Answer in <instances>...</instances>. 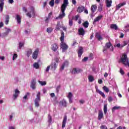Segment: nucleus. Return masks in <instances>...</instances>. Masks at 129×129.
<instances>
[{"instance_id": "obj_1", "label": "nucleus", "mask_w": 129, "mask_h": 129, "mask_svg": "<svg viewBox=\"0 0 129 129\" xmlns=\"http://www.w3.org/2000/svg\"><path fill=\"white\" fill-rule=\"evenodd\" d=\"M65 37V34L64 32L62 31L60 36V48L62 49V52H66L67 49H68V45L64 42V38Z\"/></svg>"}, {"instance_id": "obj_2", "label": "nucleus", "mask_w": 129, "mask_h": 129, "mask_svg": "<svg viewBox=\"0 0 129 129\" xmlns=\"http://www.w3.org/2000/svg\"><path fill=\"white\" fill-rule=\"evenodd\" d=\"M67 6L65 4H62L61 7V13L59 14V16L55 18V20H58V19H62L63 18H64L66 16V14H65V10H66V8H67Z\"/></svg>"}, {"instance_id": "obj_3", "label": "nucleus", "mask_w": 129, "mask_h": 129, "mask_svg": "<svg viewBox=\"0 0 129 129\" xmlns=\"http://www.w3.org/2000/svg\"><path fill=\"white\" fill-rule=\"evenodd\" d=\"M120 61L124 65H125V66L129 67L128 58H127V55H126V54L122 55V57L120 59Z\"/></svg>"}, {"instance_id": "obj_4", "label": "nucleus", "mask_w": 129, "mask_h": 129, "mask_svg": "<svg viewBox=\"0 0 129 129\" xmlns=\"http://www.w3.org/2000/svg\"><path fill=\"white\" fill-rule=\"evenodd\" d=\"M41 92H38L36 96V98L34 100V104L36 107H39L40 106V102L41 101Z\"/></svg>"}, {"instance_id": "obj_5", "label": "nucleus", "mask_w": 129, "mask_h": 129, "mask_svg": "<svg viewBox=\"0 0 129 129\" xmlns=\"http://www.w3.org/2000/svg\"><path fill=\"white\" fill-rule=\"evenodd\" d=\"M111 48V50L113 51V47L111 45V43H110V42H108L107 43H106L105 46L104 47L103 49V52H104V53L105 52V51L107 50V49H109V48Z\"/></svg>"}, {"instance_id": "obj_6", "label": "nucleus", "mask_w": 129, "mask_h": 129, "mask_svg": "<svg viewBox=\"0 0 129 129\" xmlns=\"http://www.w3.org/2000/svg\"><path fill=\"white\" fill-rule=\"evenodd\" d=\"M37 86V81L36 79H33L32 80L31 83H30V87L34 90V89H36V87Z\"/></svg>"}, {"instance_id": "obj_7", "label": "nucleus", "mask_w": 129, "mask_h": 129, "mask_svg": "<svg viewBox=\"0 0 129 129\" xmlns=\"http://www.w3.org/2000/svg\"><path fill=\"white\" fill-rule=\"evenodd\" d=\"M19 95H20V91L18 89H16L14 91V93L13 96V99L14 100H16L18 97H19Z\"/></svg>"}, {"instance_id": "obj_8", "label": "nucleus", "mask_w": 129, "mask_h": 129, "mask_svg": "<svg viewBox=\"0 0 129 129\" xmlns=\"http://www.w3.org/2000/svg\"><path fill=\"white\" fill-rule=\"evenodd\" d=\"M81 71H82V70H81L80 68H74V69L72 71H71V72L72 73V74H78L79 73H80V72H81Z\"/></svg>"}, {"instance_id": "obj_9", "label": "nucleus", "mask_w": 129, "mask_h": 129, "mask_svg": "<svg viewBox=\"0 0 129 129\" xmlns=\"http://www.w3.org/2000/svg\"><path fill=\"white\" fill-rule=\"evenodd\" d=\"M59 105L60 106H63V107H67V102L65 99H63L59 102Z\"/></svg>"}, {"instance_id": "obj_10", "label": "nucleus", "mask_w": 129, "mask_h": 129, "mask_svg": "<svg viewBox=\"0 0 129 129\" xmlns=\"http://www.w3.org/2000/svg\"><path fill=\"white\" fill-rule=\"evenodd\" d=\"M35 11H34V8L31 7V11L30 13H27V17L29 18H31V17H35Z\"/></svg>"}, {"instance_id": "obj_11", "label": "nucleus", "mask_w": 129, "mask_h": 129, "mask_svg": "<svg viewBox=\"0 0 129 129\" xmlns=\"http://www.w3.org/2000/svg\"><path fill=\"white\" fill-rule=\"evenodd\" d=\"M95 89H96V92L99 93V94H100V95H101V96L103 97V98H105V95L104 94V93H103V92H101L100 90H99V89H98V87L97 86L95 87Z\"/></svg>"}, {"instance_id": "obj_12", "label": "nucleus", "mask_w": 129, "mask_h": 129, "mask_svg": "<svg viewBox=\"0 0 129 129\" xmlns=\"http://www.w3.org/2000/svg\"><path fill=\"white\" fill-rule=\"evenodd\" d=\"M66 122H67V115H65L62 122V128H64V127H65Z\"/></svg>"}, {"instance_id": "obj_13", "label": "nucleus", "mask_w": 129, "mask_h": 129, "mask_svg": "<svg viewBox=\"0 0 129 129\" xmlns=\"http://www.w3.org/2000/svg\"><path fill=\"white\" fill-rule=\"evenodd\" d=\"M103 118V112L102 110H99L98 115V120H100L102 118Z\"/></svg>"}, {"instance_id": "obj_14", "label": "nucleus", "mask_w": 129, "mask_h": 129, "mask_svg": "<svg viewBox=\"0 0 129 129\" xmlns=\"http://www.w3.org/2000/svg\"><path fill=\"white\" fill-rule=\"evenodd\" d=\"M38 54H39V49H36L33 53L32 58L33 59H37L38 58Z\"/></svg>"}, {"instance_id": "obj_15", "label": "nucleus", "mask_w": 129, "mask_h": 129, "mask_svg": "<svg viewBox=\"0 0 129 129\" xmlns=\"http://www.w3.org/2000/svg\"><path fill=\"white\" fill-rule=\"evenodd\" d=\"M68 65H69V62L67 61H64L60 66V70H63L65 67H68Z\"/></svg>"}, {"instance_id": "obj_16", "label": "nucleus", "mask_w": 129, "mask_h": 129, "mask_svg": "<svg viewBox=\"0 0 129 129\" xmlns=\"http://www.w3.org/2000/svg\"><path fill=\"white\" fill-rule=\"evenodd\" d=\"M51 49L54 52H56L58 50V44L57 43H53L51 45Z\"/></svg>"}, {"instance_id": "obj_17", "label": "nucleus", "mask_w": 129, "mask_h": 129, "mask_svg": "<svg viewBox=\"0 0 129 129\" xmlns=\"http://www.w3.org/2000/svg\"><path fill=\"white\" fill-rule=\"evenodd\" d=\"M106 6L107 8H110L112 4V1L111 0H105Z\"/></svg>"}, {"instance_id": "obj_18", "label": "nucleus", "mask_w": 129, "mask_h": 129, "mask_svg": "<svg viewBox=\"0 0 129 129\" xmlns=\"http://www.w3.org/2000/svg\"><path fill=\"white\" fill-rule=\"evenodd\" d=\"M78 32H79V34L81 36H84L85 34V31H84V29H83V28H80V29H79Z\"/></svg>"}, {"instance_id": "obj_19", "label": "nucleus", "mask_w": 129, "mask_h": 129, "mask_svg": "<svg viewBox=\"0 0 129 129\" xmlns=\"http://www.w3.org/2000/svg\"><path fill=\"white\" fill-rule=\"evenodd\" d=\"M126 45H127V42L126 41L124 42L123 44H120V43H118L116 45V47H117V48H123L124 46H126Z\"/></svg>"}, {"instance_id": "obj_20", "label": "nucleus", "mask_w": 129, "mask_h": 129, "mask_svg": "<svg viewBox=\"0 0 129 129\" xmlns=\"http://www.w3.org/2000/svg\"><path fill=\"white\" fill-rule=\"evenodd\" d=\"M72 97H73V95L72 94V93H69V94L68 95V98L69 99L70 103H72V102H73V101H72Z\"/></svg>"}, {"instance_id": "obj_21", "label": "nucleus", "mask_w": 129, "mask_h": 129, "mask_svg": "<svg viewBox=\"0 0 129 129\" xmlns=\"http://www.w3.org/2000/svg\"><path fill=\"white\" fill-rule=\"evenodd\" d=\"M0 2L1 3H0V13H2L3 12V10H4V5H5V0H0Z\"/></svg>"}, {"instance_id": "obj_22", "label": "nucleus", "mask_w": 129, "mask_h": 129, "mask_svg": "<svg viewBox=\"0 0 129 129\" xmlns=\"http://www.w3.org/2000/svg\"><path fill=\"white\" fill-rule=\"evenodd\" d=\"M102 15H100L98 16V17H97L93 21V24H95V23H96V22H99V21H100V20H101V19H102Z\"/></svg>"}, {"instance_id": "obj_23", "label": "nucleus", "mask_w": 129, "mask_h": 129, "mask_svg": "<svg viewBox=\"0 0 129 129\" xmlns=\"http://www.w3.org/2000/svg\"><path fill=\"white\" fill-rule=\"evenodd\" d=\"M85 10V7L84 6H79L77 9V12L78 13H82Z\"/></svg>"}, {"instance_id": "obj_24", "label": "nucleus", "mask_w": 129, "mask_h": 129, "mask_svg": "<svg viewBox=\"0 0 129 129\" xmlns=\"http://www.w3.org/2000/svg\"><path fill=\"white\" fill-rule=\"evenodd\" d=\"M82 54H83V48H82V47H80L78 51L79 57H81V56H82Z\"/></svg>"}, {"instance_id": "obj_25", "label": "nucleus", "mask_w": 129, "mask_h": 129, "mask_svg": "<svg viewBox=\"0 0 129 129\" xmlns=\"http://www.w3.org/2000/svg\"><path fill=\"white\" fill-rule=\"evenodd\" d=\"M126 5V3L125 2L120 3L116 6V9L119 10V9H120L121 7H123V6H125Z\"/></svg>"}, {"instance_id": "obj_26", "label": "nucleus", "mask_w": 129, "mask_h": 129, "mask_svg": "<svg viewBox=\"0 0 129 129\" xmlns=\"http://www.w3.org/2000/svg\"><path fill=\"white\" fill-rule=\"evenodd\" d=\"M5 30H6V32L3 33L4 36H8L10 32H12V30L10 28H5Z\"/></svg>"}, {"instance_id": "obj_27", "label": "nucleus", "mask_w": 129, "mask_h": 129, "mask_svg": "<svg viewBox=\"0 0 129 129\" xmlns=\"http://www.w3.org/2000/svg\"><path fill=\"white\" fill-rule=\"evenodd\" d=\"M50 67L51 70H56V68H57L56 62L52 63L50 65Z\"/></svg>"}, {"instance_id": "obj_28", "label": "nucleus", "mask_w": 129, "mask_h": 129, "mask_svg": "<svg viewBox=\"0 0 129 129\" xmlns=\"http://www.w3.org/2000/svg\"><path fill=\"white\" fill-rule=\"evenodd\" d=\"M96 9H97V7L96 6V5H92L91 7V12L92 14H94L95 13V11H96Z\"/></svg>"}, {"instance_id": "obj_29", "label": "nucleus", "mask_w": 129, "mask_h": 129, "mask_svg": "<svg viewBox=\"0 0 129 129\" xmlns=\"http://www.w3.org/2000/svg\"><path fill=\"white\" fill-rule=\"evenodd\" d=\"M96 38H97L99 41H101V40H102V37H101V35L98 33H96Z\"/></svg>"}, {"instance_id": "obj_30", "label": "nucleus", "mask_w": 129, "mask_h": 129, "mask_svg": "<svg viewBox=\"0 0 129 129\" xmlns=\"http://www.w3.org/2000/svg\"><path fill=\"white\" fill-rule=\"evenodd\" d=\"M26 55L27 57H30V56L32 55V49H28L27 51L26 52Z\"/></svg>"}, {"instance_id": "obj_31", "label": "nucleus", "mask_w": 129, "mask_h": 129, "mask_svg": "<svg viewBox=\"0 0 129 129\" xmlns=\"http://www.w3.org/2000/svg\"><path fill=\"white\" fill-rule=\"evenodd\" d=\"M16 20L17 21L18 24H21V22H22V19L20 17V15L16 16Z\"/></svg>"}, {"instance_id": "obj_32", "label": "nucleus", "mask_w": 129, "mask_h": 129, "mask_svg": "<svg viewBox=\"0 0 129 129\" xmlns=\"http://www.w3.org/2000/svg\"><path fill=\"white\" fill-rule=\"evenodd\" d=\"M33 67L34 68H35V69H39L40 67V64H39V62H35L33 64Z\"/></svg>"}, {"instance_id": "obj_33", "label": "nucleus", "mask_w": 129, "mask_h": 129, "mask_svg": "<svg viewBox=\"0 0 129 129\" xmlns=\"http://www.w3.org/2000/svg\"><path fill=\"white\" fill-rule=\"evenodd\" d=\"M5 19H6L5 24L6 25H8L9 20H10V16L9 15H7L5 17Z\"/></svg>"}, {"instance_id": "obj_34", "label": "nucleus", "mask_w": 129, "mask_h": 129, "mask_svg": "<svg viewBox=\"0 0 129 129\" xmlns=\"http://www.w3.org/2000/svg\"><path fill=\"white\" fill-rule=\"evenodd\" d=\"M29 95H30V93H27L23 97V99L22 100L23 102H25V100L28 99V96H29Z\"/></svg>"}, {"instance_id": "obj_35", "label": "nucleus", "mask_w": 129, "mask_h": 129, "mask_svg": "<svg viewBox=\"0 0 129 129\" xmlns=\"http://www.w3.org/2000/svg\"><path fill=\"white\" fill-rule=\"evenodd\" d=\"M38 83L41 86H45L46 84H47V82L46 81H38Z\"/></svg>"}, {"instance_id": "obj_36", "label": "nucleus", "mask_w": 129, "mask_h": 129, "mask_svg": "<svg viewBox=\"0 0 129 129\" xmlns=\"http://www.w3.org/2000/svg\"><path fill=\"white\" fill-rule=\"evenodd\" d=\"M103 110L104 114H106V113H107V104H105L104 105Z\"/></svg>"}, {"instance_id": "obj_37", "label": "nucleus", "mask_w": 129, "mask_h": 129, "mask_svg": "<svg viewBox=\"0 0 129 129\" xmlns=\"http://www.w3.org/2000/svg\"><path fill=\"white\" fill-rule=\"evenodd\" d=\"M30 33H31V29H30V28L25 29L24 31V34H25V35H29Z\"/></svg>"}, {"instance_id": "obj_38", "label": "nucleus", "mask_w": 129, "mask_h": 129, "mask_svg": "<svg viewBox=\"0 0 129 129\" xmlns=\"http://www.w3.org/2000/svg\"><path fill=\"white\" fill-rule=\"evenodd\" d=\"M120 108H121V107L120 106H114L112 108V111L113 112H114L115 110H117L118 109H120Z\"/></svg>"}, {"instance_id": "obj_39", "label": "nucleus", "mask_w": 129, "mask_h": 129, "mask_svg": "<svg viewBox=\"0 0 129 129\" xmlns=\"http://www.w3.org/2000/svg\"><path fill=\"white\" fill-rule=\"evenodd\" d=\"M83 27H84L86 28H88V26H89V23H88V21H85L83 24Z\"/></svg>"}, {"instance_id": "obj_40", "label": "nucleus", "mask_w": 129, "mask_h": 129, "mask_svg": "<svg viewBox=\"0 0 129 129\" xmlns=\"http://www.w3.org/2000/svg\"><path fill=\"white\" fill-rule=\"evenodd\" d=\"M46 31L48 34H51L53 32V28L52 27H48L47 28Z\"/></svg>"}, {"instance_id": "obj_41", "label": "nucleus", "mask_w": 129, "mask_h": 129, "mask_svg": "<svg viewBox=\"0 0 129 129\" xmlns=\"http://www.w3.org/2000/svg\"><path fill=\"white\" fill-rule=\"evenodd\" d=\"M69 26H70L71 27L73 26V20H72V19H70V16H69Z\"/></svg>"}, {"instance_id": "obj_42", "label": "nucleus", "mask_w": 129, "mask_h": 129, "mask_svg": "<svg viewBox=\"0 0 129 129\" xmlns=\"http://www.w3.org/2000/svg\"><path fill=\"white\" fill-rule=\"evenodd\" d=\"M61 29V25H60V23H57L55 28V31H59Z\"/></svg>"}, {"instance_id": "obj_43", "label": "nucleus", "mask_w": 129, "mask_h": 129, "mask_svg": "<svg viewBox=\"0 0 129 129\" xmlns=\"http://www.w3.org/2000/svg\"><path fill=\"white\" fill-rule=\"evenodd\" d=\"M111 29H114V30H117V26L116 24H111L110 25Z\"/></svg>"}, {"instance_id": "obj_44", "label": "nucleus", "mask_w": 129, "mask_h": 129, "mask_svg": "<svg viewBox=\"0 0 129 129\" xmlns=\"http://www.w3.org/2000/svg\"><path fill=\"white\" fill-rule=\"evenodd\" d=\"M47 121H48V122H49V123H52V116H51L50 115V114H48V115Z\"/></svg>"}, {"instance_id": "obj_45", "label": "nucleus", "mask_w": 129, "mask_h": 129, "mask_svg": "<svg viewBox=\"0 0 129 129\" xmlns=\"http://www.w3.org/2000/svg\"><path fill=\"white\" fill-rule=\"evenodd\" d=\"M51 16H52V12H50L48 14V17H47L46 19H45V22H46V23H48V21H49V20H50V18H51Z\"/></svg>"}, {"instance_id": "obj_46", "label": "nucleus", "mask_w": 129, "mask_h": 129, "mask_svg": "<svg viewBox=\"0 0 129 129\" xmlns=\"http://www.w3.org/2000/svg\"><path fill=\"white\" fill-rule=\"evenodd\" d=\"M88 79H89V82H92L94 81V78H93L92 76H89L88 77Z\"/></svg>"}, {"instance_id": "obj_47", "label": "nucleus", "mask_w": 129, "mask_h": 129, "mask_svg": "<svg viewBox=\"0 0 129 129\" xmlns=\"http://www.w3.org/2000/svg\"><path fill=\"white\" fill-rule=\"evenodd\" d=\"M103 89L107 93H108V92H109V89H108V88H107V87H106V86L103 87Z\"/></svg>"}, {"instance_id": "obj_48", "label": "nucleus", "mask_w": 129, "mask_h": 129, "mask_svg": "<svg viewBox=\"0 0 129 129\" xmlns=\"http://www.w3.org/2000/svg\"><path fill=\"white\" fill-rule=\"evenodd\" d=\"M54 0H51L50 2H49V5L50 6V7H54Z\"/></svg>"}, {"instance_id": "obj_49", "label": "nucleus", "mask_w": 129, "mask_h": 129, "mask_svg": "<svg viewBox=\"0 0 129 129\" xmlns=\"http://www.w3.org/2000/svg\"><path fill=\"white\" fill-rule=\"evenodd\" d=\"M89 59L92 60L93 59V54L90 53L89 55Z\"/></svg>"}, {"instance_id": "obj_50", "label": "nucleus", "mask_w": 129, "mask_h": 129, "mask_svg": "<svg viewBox=\"0 0 129 129\" xmlns=\"http://www.w3.org/2000/svg\"><path fill=\"white\" fill-rule=\"evenodd\" d=\"M62 5H66L67 6H68L69 5V2H68V0H63V3Z\"/></svg>"}, {"instance_id": "obj_51", "label": "nucleus", "mask_w": 129, "mask_h": 129, "mask_svg": "<svg viewBox=\"0 0 129 129\" xmlns=\"http://www.w3.org/2000/svg\"><path fill=\"white\" fill-rule=\"evenodd\" d=\"M17 58H18V54H17V53H15L13 56V60H15Z\"/></svg>"}, {"instance_id": "obj_52", "label": "nucleus", "mask_w": 129, "mask_h": 129, "mask_svg": "<svg viewBox=\"0 0 129 129\" xmlns=\"http://www.w3.org/2000/svg\"><path fill=\"white\" fill-rule=\"evenodd\" d=\"M24 44L25 43H23V42H20L19 43V49H21V48H22V47H23V46H24Z\"/></svg>"}, {"instance_id": "obj_53", "label": "nucleus", "mask_w": 129, "mask_h": 129, "mask_svg": "<svg viewBox=\"0 0 129 129\" xmlns=\"http://www.w3.org/2000/svg\"><path fill=\"white\" fill-rule=\"evenodd\" d=\"M14 115H15L14 113H12L11 115H9V118L11 120H13V118L14 117Z\"/></svg>"}, {"instance_id": "obj_54", "label": "nucleus", "mask_w": 129, "mask_h": 129, "mask_svg": "<svg viewBox=\"0 0 129 129\" xmlns=\"http://www.w3.org/2000/svg\"><path fill=\"white\" fill-rule=\"evenodd\" d=\"M98 11L99 12H101L102 11V5L101 4H100V6L98 8Z\"/></svg>"}, {"instance_id": "obj_55", "label": "nucleus", "mask_w": 129, "mask_h": 129, "mask_svg": "<svg viewBox=\"0 0 129 129\" xmlns=\"http://www.w3.org/2000/svg\"><path fill=\"white\" fill-rule=\"evenodd\" d=\"M119 72L121 75H123L124 74V72L123 71V70H122V69L121 68L120 69Z\"/></svg>"}, {"instance_id": "obj_56", "label": "nucleus", "mask_w": 129, "mask_h": 129, "mask_svg": "<svg viewBox=\"0 0 129 129\" xmlns=\"http://www.w3.org/2000/svg\"><path fill=\"white\" fill-rule=\"evenodd\" d=\"M51 67V66H48L45 69V72H49V70H50V68Z\"/></svg>"}, {"instance_id": "obj_57", "label": "nucleus", "mask_w": 129, "mask_h": 129, "mask_svg": "<svg viewBox=\"0 0 129 129\" xmlns=\"http://www.w3.org/2000/svg\"><path fill=\"white\" fill-rule=\"evenodd\" d=\"M88 60V57H85L84 58V59H82L83 62H86Z\"/></svg>"}, {"instance_id": "obj_58", "label": "nucleus", "mask_w": 129, "mask_h": 129, "mask_svg": "<svg viewBox=\"0 0 129 129\" xmlns=\"http://www.w3.org/2000/svg\"><path fill=\"white\" fill-rule=\"evenodd\" d=\"M108 100L109 102H111V101H112V97H109Z\"/></svg>"}, {"instance_id": "obj_59", "label": "nucleus", "mask_w": 129, "mask_h": 129, "mask_svg": "<svg viewBox=\"0 0 129 129\" xmlns=\"http://www.w3.org/2000/svg\"><path fill=\"white\" fill-rule=\"evenodd\" d=\"M79 18V15H76V16L75 17V21H78Z\"/></svg>"}, {"instance_id": "obj_60", "label": "nucleus", "mask_w": 129, "mask_h": 129, "mask_svg": "<svg viewBox=\"0 0 129 129\" xmlns=\"http://www.w3.org/2000/svg\"><path fill=\"white\" fill-rule=\"evenodd\" d=\"M73 5H76V0H72Z\"/></svg>"}, {"instance_id": "obj_61", "label": "nucleus", "mask_w": 129, "mask_h": 129, "mask_svg": "<svg viewBox=\"0 0 129 129\" xmlns=\"http://www.w3.org/2000/svg\"><path fill=\"white\" fill-rule=\"evenodd\" d=\"M50 95L51 97H54V96H55V93H52L50 94Z\"/></svg>"}, {"instance_id": "obj_62", "label": "nucleus", "mask_w": 129, "mask_h": 129, "mask_svg": "<svg viewBox=\"0 0 129 129\" xmlns=\"http://www.w3.org/2000/svg\"><path fill=\"white\" fill-rule=\"evenodd\" d=\"M107 76H108V74H107V73H105L104 75V77H105V78H106Z\"/></svg>"}, {"instance_id": "obj_63", "label": "nucleus", "mask_w": 129, "mask_h": 129, "mask_svg": "<svg viewBox=\"0 0 129 129\" xmlns=\"http://www.w3.org/2000/svg\"><path fill=\"white\" fill-rule=\"evenodd\" d=\"M124 36V35L123 34V33H120V38H123V36Z\"/></svg>"}, {"instance_id": "obj_64", "label": "nucleus", "mask_w": 129, "mask_h": 129, "mask_svg": "<svg viewBox=\"0 0 129 129\" xmlns=\"http://www.w3.org/2000/svg\"><path fill=\"white\" fill-rule=\"evenodd\" d=\"M9 129H16V128H15L14 126H9Z\"/></svg>"}]
</instances>
